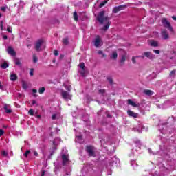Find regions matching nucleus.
<instances>
[{
	"instance_id": "1",
	"label": "nucleus",
	"mask_w": 176,
	"mask_h": 176,
	"mask_svg": "<svg viewBox=\"0 0 176 176\" xmlns=\"http://www.w3.org/2000/svg\"><path fill=\"white\" fill-rule=\"evenodd\" d=\"M97 21L100 24H104L106 23V25L102 28L103 31H107L111 25V21H109V16H105V11H100L97 16Z\"/></svg>"
},
{
	"instance_id": "2",
	"label": "nucleus",
	"mask_w": 176,
	"mask_h": 176,
	"mask_svg": "<svg viewBox=\"0 0 176 176\" xmlns=\"http://www.w3.org/2000/svg\"><path fill=\"white\" fill-rule=\"evenodd\" d=\"M162 24L165 28H167L171 32L174 31V29H173V26H171V23H170V22L168 21L166 18H163L162 19Z\"/></svg>"
},
{
	"instance_id": "3",
	"label": "nucleus",
	"mask_w": 176,
	"mask_h": 176,
	"mask_svg": "<svg viewBox=\"0 0 176 176\" xmlns=\"http://www.w3.org/2000/svg\"><path fill=\"white\" fill-rule=\"evenodd\" d=\"M127 8V6L126 5H122V6H119L114 7L113 9V13H118V12H120V10H124Z\"/></svg>"
},
{
	"instance_id": "4",
	"label": "nucleus",
	"mask_w": 176,
	"mask_h": 176,
	"mask_svg": "<svg viewBox=\"0 0 176 176\" xmlns=\"http://www.w3.org/2000/svg\"><path fill=\"white\" fill-rule=\"evenodd\" d=\"M143 56L147 57L149 60H155V58H156V56L151 52H144Z\"/></svg>"
},
{
	"instance_id": "5",
	"label": "nucleus",
	"mask_w": 176,
	"mask_h": 176,
	"mask_svg": "<svg viewBox=\"0 0 176 176\" xmlns=\"http://www.w3.org/2000/svg\"><path fill=\"white\" fill-rule=\"evenodd\" d=\"M86 151L87 152L89 156H90V157H95L96 156V154L94 153V151L93 150V146H86Z\"/></svg>"
},
{
	"instance_id": "6",
	"label": "nucleus",
	"mask_w": 176,
	"mask_h": 176,
	"mask_svg": "<svg viewBox=\"0 0 176 176\" xmlns=\"http://www.w3.org/2000/svg\"><path fill=\"white\" fill-rule=\"evenodd\" d=\"M80 68L82 69L81 72H80V74L82 76H86V66L85 65V63H81L78 65Z\"/></svg>"
},
{
	"instance_id": "7",
	"label": "nucleus",
	"mask_w": 176,
	"mask_h": 176,
	"mask_svg": "<svg viewBox=\"0 0 176 176\" xmlns=\"http://www.w3.org/2000/svg\"><path fill=\"white\" fill-rule=\"evenodd\" d=\"M61 96L64 100H71V98H72V96H71L69 93L66 91H63L61 92Z\"/></svg>"
},
{
	"instance_id": "8",
	"label": "nucleus",
	"mask_w": 176,
	"mask_h": 176,
	"mask_svg": "<svg viewBox=\"0 0 176 176\" xmlns=\"http://www.w3.org/2000/svg\"><path fill=\"white\" fill-rule=\"evenodd\" d=\"M127 104L128 105H131V107H134L135 108H140V107H141L140 103H135L134 101L131 100V99H128Z\"/></svg>"
},
{
	"instance_id": "9",
	"label": "nucleus",
	"mask_w": 176,
	"mask_h": 176,
	"mask_svg": "<svg viewBox=\"0 0 176 176\" xmlns=\"http://www.w3.org/2000/svg\"><path fill=\"white\" fill-rule=\"evenodd\" d=\"M42 43H43V40L40 39L38 40L35 44V50L36 52H39V49H41V46H42Z\"/></svg>"
},
{
	"instance_id": "10",
	"label": "nucleus",
	"mask_w": 176,
	"mask_h": 176,
	"mask_svg": "<svg viewBox=\"0 0 176 176\" xmlns=\"http://www.w3.org/2000/svg\"><path fill=\"white\" fill-rule=\"evenodd\" d=\"M100 43H101V37L99 35H98L95 38L94 46H96V47H100Z\"/></svg>"
},
{
	"instance_id": "11",
	"label": "nucleus",
	"mask_w": 176,
	"mask_h": 176,
	"mask_svg": "<svg viewBox=\"0 0 176 176\" xmlns=\"http://www.w3.org/2000/svg\"><path fill=\"white\" fill-rule=\"evenodd\" d=\"M7 52L8 54H10V56H13L14 57L16 56V53L14 52L13 47L9 46L7 49Z\"/></svg>"
},
{
	"instance_id": "12",
	"label": "nucleus",
	"mask_w": 176,
	"mask_h": 176,
	"mask_svg": "<svg viewBox=\"0 0 176 176\" xmlns=\"http://www.w3.org/2000/svg\"><path fill=\"white\" fill-rule=\"evenodd\" d=\"M127 114L129 115V116H130L131 118H138L139 114L131 111V110H128L127 111Z\"/></svg>"
},
{
	"instance_id": "13",
	"label": "nucleus",
	"mask_w": 176,
	"mask_h": 176,
	"mask_svg": "<svg viewBox=\"0 0 176 176\" xmlns=\"http://www.w3.org/2000/svg\"><path fill=\"white\" fill-rule=\"evenodd\" d=\"M63 166H65L67 162H69L68 156L65 154L62 155Z\"/></svg>"
},
{
	"instance_id": "14",
	"label": "nucleus",
	"mask_w": 176,
	"mask_h": 176,
	"mask_svg": "<svg viewBox=\"0 0 176 176\" xmlns=\"http://www.w3.org/2000/svg\"><path fill=\"white\" fill-rule=\"evenodd\" d=\"M161 35L163 39H168V33H167V30H164L161 32Z\"/></svg>"
},
{
	"instance_id": "15",
	"label": "nucleus",
	"mask_w": 176,
	"mask_h": 176,
	"mask_svg": "<svg viewBox=\"0 0 176 176\" xmlns=\"http://www.w3.org/2000/svg\"><path fill=\"white\" fill-rule=\"evenodd\" d=\"M10 105L8 104H5L3 107V109L6 111V113H12V109H10L9 107Z\"/></svg>"
},
{
	"instance_id": "16",
	"label": "nucleus",
	"mask_w": 176,
	"mask_h": 176,
	"mask_svg": "<svg viewBox=\"0 0 176 176\" xmlns=\"http://www.w3.org/2000/svg\"><path fill=\"white\" fill-rule=\"evenodd\" d=\"M126 62V54L122 55L121 59L120 60V65H124V63Z\"/></svg>"
},
{
	"instance_id": "17",
	"label": "nucleus",
	"mask_w": 176,
	"mask_h": 176,
	"mask_svg": "<svg viewBox=\"0 0 176 176\" xmlns=\"http://www.w3.org/2000/svg\"><path fill=\"white\" fill-rule=\"evenodd\" d=\"M150 45L153 47H157V46H159V43L155 40H151L150 41Z\"/></svg>"
},
{
	"instance_id": "18",
	"label": "nucleus",
	"mask_w": 176,
	"mask_h": 176,
	"mask_svg": "<svg viewBox=\"0 0 176 176\" xmlns=\"http://www.w3.org/2000/svg\"><path fill=\"white\" fill-rule=\"evenodd\" d=\"M144 93L146 96H153V91L151 89H144Z\"/></svg>"
},
{
	"instance_id": "19",
	"label": "nucleus",
	"mask_w": 176,
	"mask_h": 176,
	"mask_svg": "<svg viewBox=\"0 0 176 176\" xmlns=\"http://www.w3.org/2000/svg\"><path fill=\"white\" fill-rule=\"evenodd\" d=\"M10 80H12V82H15V80H17V74H11Z\"/></svg>"
},
{
	"instance_id": "20",
	"label": "nucleus",
	"mask_w": 176,
	"mask_h": 176,
	"mask_svg": "<svg viewBox=\"0 0 176 176\" xmlns=\"http://www.w3.org/2000/svg\"><path fill=\"white\" fill-rule=\"evenodd\" d=\"M112 60H116L118 58V52L116 51H113L111 55Z\"/></svg>"
},
{
	"instance_id": "21",
	"label": "nucleus",
	"mask_w": 176,
	"mask_h": 176,
	"mask_svg": "<svg viewBox=\"0 0 176 176\" xmlns=\"http://www.w3.org/2000/svg\"><path fill=\"white\" fill-rule=\"evenodd\" d=\"M73 17L75 21H78V20H79V16H78V12H76V11L74 12Z\"/></svg>"
},
{
	"instance_id": "22",
	"label": "nucleus",
	"mask_w": 176,
	"mask_h": 176,
	"mask_svg": "<svg viewBox=\"0 0 176 176\" xmlns=\"http://www.w3.org/2000/svg\"><path fill=\"white\" fill-rule=\"evenodd\" d=\"M22 87L24 90H27L28 89V85H27V82L24 80L22 81Z\"/></svg>"
},
{
	"instance_id": "23",
	"label": "nucleus",
	"mask_w": 176,
	"mask_h": 176,
	"mask_svg": "<svg viewBox=\"0 0 176 176\" xmlns=\"http://www.w3.org/2000/svg\"><path fill=\"white\" fill-rule=\"evenodd\" d=\"M108 1L109 0H104V1H102L99 6V8H103V6H105V5L108 3Z\"/></svg>"
},
{
	"instance_id": "24",
	"label": "nucleus",
	"mask_w": 176,
	"mask_h": 176,
	"mask_svg": "<svg viewBox=\"0 0 176 176\" xmlns=\"http://www.w3.org/2000/svg\"><path fill=\"white\" fill-rule=\"evenodd\" d=\"M45 90H46V88H45V87H42L39 88L38 93L40 94H43V93H45Z\"/></svg>"
},
{
	"instance_id": "25",
	"label": "nucleus",
	"mask_w": 176,
	"mask_h": 176,
	"mask_svg": "<svg viewBox=\"0 0 176 176\" xmlns=\"http://www.w3.org/2000/svg\"><path fill=\"white\" fill-rule=\"evenodd\" d=\"M9 67V65L8 64V63L4 62L2 65H1V68H3V69H6V68H8Z\"/></svg>"
},
{
	"instance_id": "26",
	"label": "nucleus",
	"mask_w": 176,
	"mask_h": 176,
	"mask_svg": "<svg viewBox=\"0 0 176 176\" xmlns=\"http://www.w3.org/2000/svg\"><path fill=\"white\" fill-rule=\"evenodd\" d=\"M107 80H108L109 85H113V79L112 78V77H107Z\"/></svg>"
},
{
	"instance_id": "27",
	"label": "nucleus",
	"mask_w": 176,
	"mask_h": 176,
	"mask_svg": "<svg viewBox=\"0 0 176 176\" xmlns=\"http://www.w3.org/2000/svg\"><path fill=\"white\" fill-rule=\"evenodd\" d=\"M98 54H101L102 57L105 58L107 57V54H105L102 51L99 50L98 51Z\"/></svg>"
},
{
	"instance_id": "28",
	"label": "nucleus",
	"mask_w": 176,
	"mask_h": 176,
	"mask_svg": "<svg viewBox=\"0 0 176 176\" xmlns=\"http://www.w3.org/2000/svg\"><path fill=\"white\" fill-rule=\"evenodd\" d=\"M63 43L64 45H68V43H69V41H68V38H63Z\"/></svg>"
},
{
	"instance_id": "29",
	"label": "nucleus",
	"mask_w": 176,
	"mask_h": 176,
	"mask_svg": "<svg viewBox=\"0 0 176 176\" xmlns=\"http://www.w3.org/2000/svg\"><path fill=\"white\" fill-rule=\"evenodd\" d=\"M107 92V90L105 89H99L98 93L99 94H102V96H104V94Z\"/></svg>"
},
{
	"instance_id": "30",
	"label": "nucleus",
	"mask_w": 176,
	"mask_h": 176,
	"mask_svg": "<svg viewBox=\"0 0 176 176\" xmlns=\"http://www.w3.org/2000/svg\"><path fill=\"white\" fill-rule=\"evenodd\" d=\"M31 153V151L30 150H27L25 153L23 154V156H25V157H28V154Z\"/></svg>"
},
{
	"instance_id": "31",
	"label": "nucleus",
	"mask_w": 176,
	"mask_h": 176,
	"mask_svg": "<svg viewBox=\"0 0 176 176\" xmlns=\"http://www.w3.org/2000/svg\"><path fill=\"white\" fill-rule=\"evenodd\" d=\"M33 63H38V57L36 55H33Z\"/></svg>"
},
{
	"instance_id": "32",
	"label": "nucleus",
	"mask_w": 176,
	"mask_h": 176,
	"mask_svg": "<svg viewBox=\"0 0 176 176\" xmlns=\"http://www.w3.org/2000/svg\"><path fill=\"white\" fill-rule=\"evenodd\" d=\"M34 71H35L34 68L30 69V76H34Z\"/></svg>"
},
{
	"instance_id": "33",
	"label": "nucleus",
	"mask_w": 176,
	"mask_h": 176,
	"mask_svg": "<svg viewBox=\"0 0 176 176\" xmlns=\"http://www.w3.org/2000/svg\"><path fill=\"white\" fill-rule=\"evenodd\" d=\"M28 113L30 116H34V110L32 109H30Z\"/></svg>"
},
{
	"instance_id": "34",
	"label": "nucleus",
	"mask_w": 176,
	"mask_h": 176,
	"mask_svg": "<svg viewBox=\"0 0 176 176\" xmlns=\"http://www.w3.org/2000/svg\"><path fill=\"white\" fill-rule=\"evenodd\" d=\"M15 64L16 65H21V62L20 61V60L16 59Z\"/></svg>"
},
{
	"instance_id": "35",
	"label": "nucleus",
	"mask_w": 176,
	"mask_h": 176,
	"mask_svg": "<svg viewBox=\"0 0 176 176\" xmlns=\"http://www.w3.org/2000/svg\"><path fill=\"white\" fill-rule=\"evenodd\" d=\"M136 57L135 56H133L132 57V63L133 64H136L137 63V60H135Z\"/></svg>"
},
{
	"instance_id": "36",
	"label": "nucleus",
	"mask_w": 176,
	"mask_h": 176,
	"mask_svg": "<svg viewBox=\"0 0 176 176\" xmlns=\"http://www.w3.org/2000/svg\"><path fill=\"white\" fill-rule=\"evenodd\" d=\"M0 28H1V31H3V21H1V22Z\"/></svg>"
},
{
	"instance_id": "37",
	"label": "nucleus",
	"mask_w": 176,
	"mask_h": 176,
	"mask_svg": "<svg viewBox=\"0 0 176 176\" xmlns=\"http://www.w3.org/2000/svg\"><path fill=\"white\" fill-rule=\"evenodd\" d=\"M7 31L8 32H10V34H12V28L10 26H8Z\"/></svg>"
},
{
	"instance_id": "38",
	"label": "nucleus",
	"mask_w": 176,
	"mask_h": 176,
	"mask_svg": "<svg viewBox=\"0 0 176 176\" xmlns=\"http://www.w3.org/2000/svg\"><path fill=\"white\" fill-rule=\"evenodd\" d=\"M153 52L155 53L156 54H160V50H154Z\"/></svg>"
},
{
	"instance_id": "39",
	"label": "nucleus",
	"mask_w": 176,
	"mask_h": 176,
	"mask_svg": "<svg viewBox=\"0 0 176 176\" xmlns=\"http://www.w3.org/2000/svg\"><path fill=\"white\" fill-rule=\"evenodd\" d=\"M170 76H173V75H175V70H172L170 72Z\"/></svg>"
},
{
	"instance_id": "40",
	"label": "nucleus",
	"mask_w": 176,
	"mask_h": 176,
	"mask_svg": "<svg viewBox=\"0 0 176 176\" xmlns=\"http://www.w3.org/2000/svg\"><path fill=\"white\" fill-rule=\"evenodd\" d=\"M54 56H58V51L57 50H55L54 51Z\"/></svg>"
},
{
	"instance_id": "41",
	"label": "nucleus",
	"mask_w": 176,
	"mask_h": 176,
	"mask_svg": "<svg viewBox=\"0 0 176 176\" xmlns=\"http://www.w3.org/2000/svg\"><path fill=\"white\" fill-rule=\"evenodd\" d=\"M56 118H57V115L53 114L52 117V120H56Z\"/></svg>"
},
{
	"instance_id": "42",
	"label": "nucleus",
	"mask_w": 176,
	"mask_h": 176,
	"mask_svg": "<svg viewBox=\"0 0 176 176\" xmlns=\"http://www.w3.org/2000/svg\"><path fill=\"white\" fill-rule=\"evenodd\" d=\"M5 131H3V130L0 129V137H2V135H3Z\"/></svg>"
},
{
	"instance_id": "43",
	"label": "nucleus",
	"mask_w": 176,
	"mask_h": 176,
	"mask_svg": "<svg viewBox=\"0 0 176 176\" xmlns=\"http://www.w3.org/2000/svg\"><path fill=\"white\" fill-rule=\"evenodd\" d=\"M8 155V153H6V151H2V156H6Z\"/></svg>"
},
{
	"instance_id": "44",
	"label": "nucleus",
	"mask_w": 176,
	"mask_h": 176,
	"mask_svg": "<svg viewBox=\"0 0 176 176\" xmlns=\"http://www.w3.org/2000/svg\"><path fill=\"white\" fill-rule=\"evenodd\" d=\"M0 90H3V85H2V82L0 81Z\"/></svg>"
},
{
	"instance_id": "45",
	"label": "nucleus",
	"mask_w": 176,
	"mask_h": 176,
	"mask_svg": "<svg viewBox=\"0 0 176 176\" xmlns=\"http://www.w3.org/2000/svg\"><path fill=\"white\" fill-rule=\"evenodd\" d=\"M137 58H145V55L136 56Z\"/></svg>"
},
{
	"instance_id": "46",
	"label": "nucleus",
	"mask_w": 176,
	"mask_h": 176,
	"mask_svg": "<svg viewBox=\"0 0 176 176\" xmlns=\"http://www.w3.org/2000/svg\"><path fill=\"white\" fill-rule=\"evenodd\" d=\"M1 10H2V12H6V8L1 7Z\"/></svg>"
},
{
	"instance_id": "47",
	"label": "nucleus",
	"mask_w": 176,
	"mask_h": 176,
	"mask_svg": "<svg viewBox=\"0 0 176 176\" xmlns=\"http://www.w3.org/2000/svg\"><path fill=\"white\" fill-rule=\"evenodd\" d=\"M3 39H4L5 41H6V39H8V36L3 35Z\"/></svg>"
},
{
	"instance_id": "48",
	"label": "nucleus",
	"mask_w": 176,
	"mask_h": 176,
	"mask_svg": "<svg viewBox=\"0 0 176 176\" xmlns=\"http://www.w3.org/2000/svg\"><path fill=\"white\" fill-rule=\"evenodd\" d=\"M66 90H67V91H71V87H66Z\"/></svg>"
},
{
	"instance_id": "49",
	"label": "nucleus",
	"mask_w": 176,
	"mask_h": 176,
	"mask_svg": "<svg viewBox=\"0 0 176 176\" xmlns=\"http://www.w3.org/2000/svg\"><path fill=\"white\" fill-rule=\"evenodd\" d=\"M36 104V101L32 100V105H35Z\"/></svg>"
},
{
	"instance_id": "50",
	"label": "nucleus",
	"mask_w": 176,
	"mask_h": 176,
	"mask_svg": "<svg viewBox=\"0 0 176 176\" xmlns=\"http://www.w3.org/2000/svg\"><path fill=\"white\" fill-rule=\"evenodd\" d=\"M32 92L33 93H38V90H36V89H33Z\"/></svg>"
},
{
	"instance_id": "51",
	"label": "nucleus",
	"mask_w": 176,
	"mask_h": 176,
	"mask_svg": "<svg viewBox=\"0 0 176 176\" xmlns=\"http://www.w3.org/2000/svg\"><path fill=\"white\" fill-rule=\"evenodd\" d=\"M172 19H173V20H175L176 21V16H173Z\"/></svg>"
},
{
	"instance_id": "52",
	"label": "nucleus",
	"mask_w": 176,
	"mask_h": 176,
	"mask_svg": "<svg viewBox=\"0 0 176 176\" xmlns=\"http://www.w3.org/2000/svg\"><path fill=\"white\" fill-rule=\"evenodd\" d=\"M3 129H8V125H4V126H3Z\"/></svg>"
},
{
	"instance_id": "53",
	"label": "nucleus",
	"mask_w": 176,
	"mask_h": 176,
	"mask_svg": "<svg viewBox=\"0 0 176 176\" xmlns=\"http://www.w3.org/2000/svg\"><path fill=\"white\" fill-rule=\"evenodd\" d=\"M34 156H38V152L36 151L34 152Z\"/></svg>"
},
{
	"instance_id": "54",
	"label": "nucleus",
	"mask_w": 176,
	"mask_h": 176,
	"mask_svg": "<svg viewBox=\"0 0 176 176\" xmlns=\"http://www.w3.org/2000/svg\"><path fill=\"white\" fill-rule=\"evenodd\" d=\"M41 176H45V170L42 172Z\"/></svg>"
},
{
	"instance_id": "55",
	"label": "nucleus",
	"mask_w": 176,
	"mask_h": 176,
	"mask_svg": "<svg viewBox=\"0 0 176 176\" xmlns=\"http://www.w3.org/2000/svg\"><path fill=\"white\" fill-rule=\"evenodd\" d=\"M78 138L79 140H82V136H78Z\"/></svg>"
},
{
	"instance_id": "56",
	"label": "nucleus",
	"mask_w": 176,
	"mask_h": 176,
	"mask_svg": "<svg viewBox=\"0 0 176 176\" xmlns=\"http://www.w3.org/2000/svg\"><path fill=\"white\" fill-rule=\"evenodd\" d=\"M38 118H41V115L37 116Z\"/></svg>"
},
{
	"instance_id": "57",
	"label": "nucleus",
	"mask_w": 176,
	"mask_h": 176,
	"mask_svg": "<svg viewBox=\"0 0 176 176\" xmlns=\"http://www.w3.org/2000/svg\"><path fill=\"white\" fill-rule=\"evenodd\" d=\"M28 47H31V45H28Z\"/></svg>"
},
{
	"instance_id": "58",
	"label": "nucleus",
	"mask_w": 176,
	"mask_h": 176,
	"mask_svg": "<svg viewBox=\"0 0 176 176\" xmlns=\"http://www.w3.org/2000/svg\"><path fill=\"white\" fill-rule=\"evenodd\" d=\"M52 63H56V60L54 59V60H52Z\"/></svg>"
},
{
	"instance_id": "59",
	"label": "nucleus",
	"mask_w": 176,
	"mask_h": 176,
	"mask_svg": "<svg viewBox=\"0 0 176 176\" xmlns=\"http://www.w3.org/2000/svg\"><path fill=\"white\" fill-rule=\"evenodd\" d=\"M1 17H2V14H1V13H0V18H1Z\"/></svg>"
},
{
	"instance_id": "60",
	"label": "nucleus",
	"mask_w": 176,
	"mask_h": 176,
	"mask_svg": "<svg viewBox=\"0 0 176 176\" xmlns=\"http://www.w3.org/2000/svg\"><path fill=\"white\" fill-rule=\"evenodd\" d=\"M34 97H36V95L34 94Z\"/></svg>"
},
{
	"instance_id": "61",
	"label": "nucleus",
	"mask_w": 176,
	"mask_h": 176,
	"mask_svg": "<svg viewBox=\"0 0 176 176\" xmlns=\"http://www.w3.org/2000/svg\"><path fill=\"white\" fill-rule=\"evenodd\" d=\"M108 118H111V116H108Z\"/></svg>"
},
{
	"instance_id": "62",
	"label": "nucleus",
	"mask_w": 176,
	"mask_h": 176,
	"mask_svg": "<svg viewBox=\"0 0 176 176\" xmlns=\"http://www.w3.org/2000/svg\"><path fill=\"white\" fill-rule=\"evenodd\" d=\"M7 1H10V0H7Z\"/></svg>"
}]
</instances>
